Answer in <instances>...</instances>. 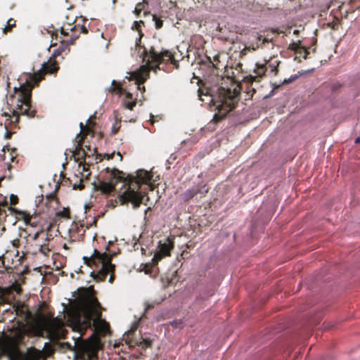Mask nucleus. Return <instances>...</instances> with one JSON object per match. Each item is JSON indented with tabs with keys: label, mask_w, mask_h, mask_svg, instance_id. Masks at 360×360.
<instances>
[{
	"label": "nucleus",
	"mask_w": 360,
	"mask_h": 360,
	"mask_svg": "<svg viewBox=\"0 0 360 360\" xmlns=\"http://www.w3.org/2000/svg\"><path fill=\"white\" fill-rule=\"evenodd\" d=\"M32 217L30 216H25L24 221L26 224H30L31 226H34V224L31 222Z\"/></svg>",
	"instance_id": "5701e85b"
},
{
	"label": "nucleus",
	"mask_w": 360,
	"mask_h": 360,
	"mask_svg": "<svg viewBox=\"0 0 360 360\" xmlns=\"http://www.w3.org/2000/svg\"><path fill=\"white\" fill-rule=\"evenodd\" d=\"M173 241L169 238H166L164 240H160L158 250L153 258V262H158L164 257L169 256L170 251L173 249Z\"/></svg>",
	"instance_id": "6e6552de"
},
{
	"label": "nucleus",
	"mask_w": 360,
	"mask_h": 360,
	"mask_svg": "<svg viewBox=\"0 0 360 360\" xmlns=\"http://www.w3.org/2000/svg\"><path fill=\"white\" fill-rule=\"evenodd\" d=\"M151 307H152V306H150V305H148V307H147V308H146V310H148V309H150V308H151Z\"/></svg>",
	"instance_id": "f704fd0d"
},
{
	"label": "nucleus",
	"mask_w": 360,
	"mask_h": 360,
	"mask_svg": "<svg viewBox=\"0 0 360 360\" xmlns=\"http://www.w3.org/2000/svg\"><path fill=\"white\" fill-rule=\"evenodd\" d=\"M79 125H80L81 129H82V128H83V124L81 122Z\"/></svg>",
	"instance_id": "4c0bfd02"
},
{
	"label": "nucleus",
	"mask_w": 360,
	"mask_h": 360,
	"mask_svg": "<svg viewBox=\"0 0 360 360\" xmlns=\"http://www.w3.org/2000/svg\"><path fill=\"white\" fill-rule=\"evenodd\" d=\"M114 153H111V155L108 157V159L110 158H112V157L113 156Z\"/></svg>",
	"instance_id": "e433bc0d"
},
{
	"label": "nucleus",
	"mask_w": 360,
	"mask_h": 360,
	"mask_svg": "<svg viewBox=\"0 0 360 360\" xmlns=\"http://www.w3.org/2000/svg\"><path fill=\"white\" fill-rule=\"evenodd\" d=\"M116 82L112 80V86L110 87L109 91L112 92L117 91V94L120 95H124L125 97L123 101V105L126 108L129 110H132L136 105V101H133V95L129 92H127L122 88L117 87L115 86Z\"/></svg>",
	"instance_id": "1a4fd4ad"
},
{
	"label": "nucleus",
	"mask_w": 360,
	"mask_h": 360,
	"mask_svg": "<svg viewBox=\"0 0 360 360\" xmlns=\"http://www.w3.org/2000/svg\"><path fill=\"white\" fill-rule=\"evenodd\" d=\"M46 345H47V343H45L44 348L46 347Z\"/></svg>",
	"instance_id": "79ce46f5"
},
{
	"label": "nucleus",
	"mask_w": 360,
	"mask_h": 360,
	"mask_svg": "<svg viewBox=\"0 0 360 360\" xmlns=\"http://www.w3.org/2000/svg\"><path fill=\"white\" fill-rule=\"evenodd\" d=\"M43 233V231H37L34 236H33V240H37L41 234Z\"/></svg>",
	"instance_id": "393cba45"
},
{
	"label": "nucleus",
	"mask_w": 360,
	"mask_h": 360,
	"mask_svg": "<svg viewBox=\"0 0 360 360\" xmlns=\"http://www.w3.org/2000/svg\"><path fill=\"white\" fill-rule=\"evenodd\" d=\"M39 246V251L44 255H46L50 251L48 245L46 243L41 244Z\"/></svg>",
	"instance_id": "6ab92c4d"
},
{
	"label": "nucleus",
	"mask_w": 360,
	"mask_h": 360,
	"mask_svg": "<svg viewBox=\"0 0 360 360\" xmlns=\"http://www.w3.org/2000/svg\"><path fill=\"white\" fill-rule=\"evenodd\" d=\"M59 67L57 63L50 59L47 63L42 65L41 68L36 73H25L22 75L19 80L20 85L18 89V101L20 104H18L19 111H13V115L8 112L2 114V117H5V129L6 132L5 138L8 139L11 136V133L8 131V126L12 124L18 122L19 113L27 115L30 117H33L35 114L34 110H31V96L32 90L34 86L43 79V77L46 73H55L58 70Z\"/></svg>",
	"instance_id": "f03ea898"
},
{
	"label": "nucleus",
	"mask_w": 360,
	"mask_h": 360,
	"mask_svg": "<svg viewBox=\"0 0 360 360\" xmlns=\"http://www.w3.org/2000/svg\"><path fill=\"white\" fill-rule=\"evenodd\" d=\"M266 71V68L264 65L256 64L253 71L254 75H250L245 77V79L249 83L257 82L259 78L265 75Z\"/></svg>",
	"instance_id": "f8f14e48"
},
{
	"label": "nucleus",
	"mask_w": 360,
	"mask_h": 360,
	"mask_svg": "<svg viewBox=\"0 0 360 360\" xmlns=\"http://www.w3.org/2000/svg\"><path fill=\"white\" fill-rule=\"evenodd\" d=\"M101 304L98 300L89 295L85 297L75 315V321L83 329L94 327V329L103 326L107 327L106 322L101 318Z\"/></svg>",
	"instance_id": "20e7f679"
},
{
	"label": "nucleus",
	"mask_w": 360,
	"mask_h": 360,
	"mask_svg": "<svg viewBox=\"0 0 360 360\" xmlns=\"http://www.w3.org/2000/svg\"><path fill=\"white\" fill-rule=\"evenodd\" d=\"M7 23H8V26H6L4 29V33H6V32L8 30H10L12 27L15 26V21L13 18H11L8 20Z\"/></svg>",
	"instance_id": "a211bd4d"
},
{
	"label": "nucleus",
	"mask_w": 360,
	"mask_h": 360,
	"mask_svg": "<svg viewBox=\"0 0 360 360\" xmlns=\"http://www.w3.org/2000/svg\"><path fill=\"white\" fill-rule=\"evenodd\" d=\"M0 303L1 304H11L9 298L6 297L4 295H0Z\"/></svg>",
	"instance_id": "412c9836"
},
{
	"label": "nucleus",
	"mask_w": 360,
	"mask_h": 360,
	"mask_svg": "<svg viewBox=\"0 0 360 360\" xmlns=\"http://www.w3.org/2000/svg\"><path fill=\"white\" fill-rule=\"evenodd\" d=\"M112 255L107 252H101L97 250L89 259V265L94 266L91 274H95V278L98 281H105L108 274H110L109 282L114 281L115 265L112 264Z\"/></svg>",
	"instance_id": "423d86ee"
},
{
	"label": "nucleus",
	"mask_w": 360,
	"mask_h": 360,
	"mask_svg": "<svg viewBox=\"0 0 360 360\" xmlns=\"http://www.w3.org/2000/svg\"><path fill=\"white\" fill-rule=\"evenodd\" d=\"M139 346L141 347L143 349L149 347L151 346L152 340L148 337L141 336L139 342H136Z\"/></svg>",
	"instance_id": "4468645a"
},
{
	"label": "nucleus",
	"mask_w": 360,
	"mask_h": 360,
	"mask_svg": "<svg viewBox=\"0 0 360 360\" xmlns=\"http://www.w3.org/2000/svg\"><path fill=\"white\" fill-rule=\"evenodd\" d=\"M270 66L271 67V70L272 71H274L275 70H276V65H270Z\"/></svg>",
	"instance_id": "2f4dec72"
},
{
	"label": "nucleus",
	"mask_w": 360,
	"mask_h": 360,
	"mask_svg": "<svg viewBox=\"0 0 360 360\" xmlns=\"http://www.w3.org/2000/svg\"><path fill=\"white\" fill-rule=\"evenodd\" d=\"M62 50H60V48H59L58 50H57V52H55L54 53V56H56V55H60V51Z\"/></svg>",
	"instance_id": "c756f323"
},
{
	"label": "nucleus",
	"mask_w": 360,
	"mask_h": 360,
	"mask_svg": "<svg viewBox=\"0 0 360 360\" xmlns=\"http://www.w3.org/2000/svg\"><path fill=\"white\" fill-rule=\"evenodd\" d=\"M96 117V115H93V116H91V117L88 119V120H87V124H91V119H92L93 117Z\"/></svg>",
	"instance_id": "cd10ccee"
},
{
	"label": "nucleus",
	"mask_w": 360,
	"mask_h": 360,
	"mask_svg": "<svg viewBox=\"0 0 360 360\" xmlns=\"http://www.w3.org/2000/svg\"><path fill=\"white\" fill-rule=\"evenodd\" d=\"M146 0H143V2H140L136 4L134 12L136 14H139L142 11L145 10V6L146 4Z\"/></svg>",
	"instance_id": "dca6fc26"
},
{
	"label": "nucleus",
	"mask_w": 360,
	"mask_h": 360,
	"mask_svg": "<svg viewBox=\"0 0 360 360\" xmlns=\"http://www.w3.org/2000/svg\"><path fill=\"white\" fill-rule=\"evenodd\" d=\"M208 192V188L207 187L206 184L204 185H198L194 186L191 188L187 189L182 194L181 197L182 199L187 202L192 199L195 195L200 194V196L204 195L205 193Z\"/></svg>",
	"instance_id": "9d476101"
},
{
	"label": "nucleus",
	"mask_w": 360,
	"mask_h": 360,
	"mask_svg": "<svg viewBox=\"0 0 360 360\" xmlns=\"http://www.w3.org/2000/svg\"><path fill=\"white\" fill-rule=\"evenodd\" d=\"M240 91L237 86L233 89L224 87L217 88V96H212L211 102L217 113L214 119L216 122L222 120L226 115L235 108L239 101Z\"/></svg>",
	"instance_id": "39448f33"
},
{
	"label": "nucleus",
	"mask_w": 360,
	"mask_h": 360,
	"mask_svg": "<svg viewBox=\"0 0 360 360\" xmlns=\"http://www.w3.org/2000/svg\"><path fill=\"white\" fill-rule=\"evenodd\" d=\"M68 331L63 327L57 325H53L51 326L49 335L51 341H57L60 339H65Z\"/></svg>",
	"instance_id": "9b49d317"
},
{
	"label": "nucleus",
	"mask_w": 360,
	"mask_h": 360,
	"mask_svg": "<svg viewBox=\"0 0 360 360\" xmlns=\"http://www.w3.org/2000/svg\"><path fill=\"white\" fill-rule=\"evenodd\" d=\"M143 24L142 20L134 21L131 27L132 30L138 31L139 39L136 41V46H139V52L143 58V61L146 62L145 65L140 66L139 70L135 71L133 74L136 79L135 84L139 91H145V86L143 84L149 77V72L151 70L155 71L156 69L160 70V65L164 61H169L172 59L171 53L168 51L163 53H158L151 48L150 51L148 52L145 47H141L139 43L141 42V37L143 35L141 32V25Z\"/></svg>",
	"instance_id": "7ed1b4c3"
},
{
	"label": "nucleus",
	"mask_w": 360,
	"mask_h": 360,
	"mask_svg": "<svg viewBox=\"0 0 360 360\" xmlns=\"http://www.w3.org/2000/svg\"><path fill=\"white\" fill-rule=\"evenodd\" d=\"M13 309H15V311H16V314H18V310H19L18 307V306H16L15 304H13Z\"/></svg>",
	"instance_id": "c85d7f7f"
},
{
	"label": "nucleus",
	"mask_w": 360,
	"mask_h": 360,
	"mask_svg": "<svg viewBox=\"0 0 360 360\" xmlns=\"http://www.w3.org/2000/svg\"><path fill=\"white\" fill-rule=\"evenodd\" d=\"M76 151L74 153V156L75 158H83L84 157H86L87 155L85 152V150L81 148V146H79V144H78V146L76 147Z\"/></svg>",
	"instance_id": "2eb2a0df"
},
{
	"label": "nucleus",
	"mask_w": 360,
	"mask_h": 360,
	"mask_svg": "<svg viewBox=\"0 0 360 360\" xmlns=\"http://www.w3.org/2000/svg\"><path fill=\"white\" fill-rule=\"evenodd\" d=\"M302 49H303V51H304V58H307V54H309V51H308L305 48H304V47H303V48H302Z\"/></svg>",
	"instance_id": "bb28decb"
},
{
	"label": "nucleus",
	"mask_w": 360,
	"mask_h": 360,
	"mask_svg": "<svg viewBox=\"0 0 360 360\" xmlns=\"http://www.w3.org/2000/svg\"><path fill=\"white\" fill-rule=\"evenodd\" d=\"M15 203H16V202L12 201V204L15 205Z\"/></svg>",
	"instance_id": "a19ab883"
},
{
	"label": "nucleus",
	"mask_w": 360,
	"mask_h": 360,
	"mask_svg": "<svg viewBox=\"0 0 360 360\" xmlns=\"http://www.w3.org/2000/svg\"><path fill=\"white\" fill-rule=\"evenodd\" d=\"M150 122L153 124L154 123L153 115H150Z\"/></svg>",
	"instance_id": "473e14b6"
},
{
	"label": "nucleus",
	"mask_w": 360,
	"mask_h": 360,
	"mask_svg": "<svg viewBox=\"0 0 360 360\" xmlns=\"http://www.w3.org/2000/svg\"><path fill=\"white\" fill-rule=\"evenodd\" d=\"M106 172L101 174V178L95 187L105 194L115 193L121 205L131 202L134 208L139 207L143 201V195L140 191L141 184H147L150 180V174L145 170H139L136 176L124 174L117 169L107 167Z\"/></svg>",
	"instance_id": "f257e3e1"
},
{
	"label": "nucleus",
	"mask_w": 360,
	"mask_h": 360,
	"mask_svg": "<svg viewBox=\"0 0 360 360\" xmlns=\"http://www.w3.org/2000/svg\"><path fill=\"white\" fill-rule=\"evenodd\" d=\"M148 210H150V207H148L145 212L146 213Z\"/></svg>",
	"instance_id": "ea45409f"
},
{
	"label": "nucleus",
	"mask_w": 360,
	"mask_h": 360,
	"mask_svg": "<svg viewBox=\"0 0 360 360\" xmlns=\"http://www.w3.org/2000/svg\"><path fill=\"white\" fill-rule=\"evenodd\" d=\"M153 20L155 22V27L156 29H160L162 27V21L160 19H158L156 15H153Z\"/></svg>",
	"instance_id": "aec40b11"
},
{
	"label": "nucleus",
	"mask_w": 360,
	"mask_h": 360,
	"mask_svg": "<svg viewBox=\"0 0 360 360\" xmlns=\"http://www.w3.org/2000/svg\"><path fill=\"white\" fill-rule=\"evenodd\" d=\"M354 142H355V143H360V136H359V137L356 138V139H355V141H354Z\"/></svg>",
	"instance_id": "7c9ffc66"
},
{
	"label": "nucleus",
	"mask_w": 360,
	"mask_h": 360,
	"mask_svg": "<svg viewBox=\"0 0 360 360\" xmlns=\"http://www.w3.org/2000/svg\"><path fill=\"white\" fill-rule=\"evenodd\" d=\"M78 229H79V227H78L77 224H72L70 231H72V232H77L78 231Z\"/></svg>",
	"instance_id": "b1692460"
},
{
	"label": "nucleus",
	"mask_w": 360,
	"mask_h": 360,
	"mask_svg": "<svg viewBox=\"0 0 360 360\" xmlns=\"http://www.w3.org/2000/svg\"><path fill=\"white\" fill-rule=\"evenodd\" d=\"M45 240H46V241H49V238H48V237L46 236V238H45Z\"/></svg>",
	"instance_id": "58836bf2"
},
{
	"label": "nucleus",
	"mask_w": 360,
	"mask_h": 360,
	"mask_svg": "<svg viewBox=\"0 0 360 360\" xmlns=\"http://www.w3.org/2000/svg\"><path fill=\"white\" fill-rule=\"evenodd\" d=\"M298 32H299V31H298V30H294V32H293V33H294V34H297Z\"/></svg>",
	"instance_id": "c9c22d12"
},
{
	"label": "nucleus",
	"mask_w": 360,
	"mask_h": 360,
	"mask_svg": "<svg viewBox=\"0 0 360 360\" xmlns=\"http://www.w3.org/2000/svg\"><path fill=\"white\" fill-rule=\"evenodd\" d=\"M65 346L66 347L67 349H72V345L70 343H68V342L63 343V347H64Z\"/></svg>",
	"instance_id": "a878e982"
},
{
	"label": "nucleus",
	"mask_w": 360,
	"mask_h": 360,
	"mask_svg": "<svg viewBox=\"0 0 360 360\" xmlns=\"http://www.w3.org/2000/svg\"><path fill=\"white\" fill-rule=\"evenodd\" d=\"M27 355L30 360H46L43 351L34 347L28 348Z\"/></svg>",
	"instance_id": "ddd939ff"
},
{
	"label": "nucleus",
	"mask_w": 360,
	"mask_h": 360,
	"mask_svg": "<svg viewBox=\"0 0 360 360\" xmlns=\"http://www.w3.org/2000/svg\"><path fill=\"white\" fill-rule=\"evenodd\" d=\"M75 360H98V349L92 344L82 342L77 344L75 342Z\"/></svg>",
	"instance_id": "0eeeda50"
},
{
	"label": "nucleus",
	"mask_w": 360,
	"mask_h": 360,
	"mask_svg": "<svg viewBox=\"0 0 360 360\" xmlns=\"http://www.w3.org/2000/svg\"><path fill=\"white\" fill-rule=\"evenodd\" d=\"M298 75H292L290 77H289L288 79H285L284 80V83L285 84H289V83H291L292 82H293L294 80H295L296 79L298 78Z\"/></svg>",
	"instance_id": "4be33fe9"
},
{
	"label": "nucleus",
	"mask_w": 360,
	"mask_h": 360,
	"mask_svg": "<svg viewBox=\"0 0 360 360\" xmlns=\"http://www.w3.org/2000/svg\"><path fill=\"white\" fill-rule=\"evenodd\" d=\"M82 30H83V32H84V33L87 32V30L84 27H82Z\"/></svg>",
	"instance_id": "72a5a7b5"
},
{
	"label": "nucleus",
	"mask_w": 360,
	"mask_h": 360,
	"mask_svg": "<svg viewBox=\"0 0 360 360\" xmlns=\"http://www.w3.org/2000/svg\"><path fill=\"white\" fill-rule=\"evenodd\" d=\"M138 326H139V322H135L131 326V329L126 333V335H127L128 338H129L131 336L133 335L134 333L137 330Z\"/></svg>",
	"instance_id": "f3484780"
}]
</instances>
